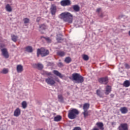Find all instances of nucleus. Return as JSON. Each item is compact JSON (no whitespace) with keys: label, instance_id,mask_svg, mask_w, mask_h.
Returning a JSON list of instances; mask_svg holds the SVG:
<instances>
[{"label":"nucleus","instance_id":"obj_45","mask_svg":"<svg viewBox=\"0 0 130 130\" xmlns=\"http://www.w3.org/2000/svg\"><path fill=\"white\" fill-rule=\"evenodd\" d=\"M116 122H112V123H111V124H112V125H115L116 124Z\"/></svg>","mask_w":130,"mask_h":130},{"label":"nucleus","instance_id":"obj_22","mask_svg":"<svg viewBox=\"0 0 130 130\" xmlns=\"http://www.w3.org/2000/svg\"><path fill=\"white\" fill-rule=\"evenodd\" d=\"M57 55H58V56H64L66 55V52L62 51H58L57 52Z\"/></svg>","mask_w":130,"mask_h":130},{"label":"nucleus","instance_id":"obj_27","mask_svg":"<svg viewBox=\"0 0 130 130\" xmlns=\"http://www.w3.org/2000/svg\"><path fill=\"white\" fill-rule=\"evenodd\" d=\"M18 38H19V37L17 36L13 35L11 36V39L14 42H17Z\"/></svg>","mask_w":130,"mask_h":130},{"label":"nucleus","instance_id":"obj_4","mask_svg":"<svg viewBox=\"0 0 130 130\" xmlns=\"http://www.w3.org/2000/svg\"><path fill=\"white\" fill-rule=\"evenodd\" d=\"M49 54V51L47 49L41 48V49H37V57H39L41 55L42 57L46 56Z\"/></svg>","mask_w":130,"mask_h":130},{"label":"nucleus","instance_id":"obj_36","mask_svg":"<svg viewBox=\"0 0 130 130\" xmlns=\"http://www.w3.org/2000/svg\"><path fill=\"white\" fill-rule=\"evenodd\" d=\"M24 24H27L29 23V19L28 18H25L23 19Z\"/></svg>","mask_w":130,"mask_h":130},{"label":"nucleus","instance_id":"obj_6","mask_svg":"<svg viewBox=\"0 0 130 130\" xmlns=\"http://www.w3.org/2000/svg\"><path fill=\"white\" fill-rule=\"evenodd\" d=\"M62 7H67L68 6H71L72 5V2L71 0H62L60 3Z\"/></svg>","mask_w":130,"mask_h":130},{"label":"nucleus","instance_id":"obj_8","mask_svg":"<svg viewBox=\"0 0 130 130\" xmlns=\"http://www.w3.org/2000/svg\"><path fill=\"white\" fill-rule=\"evenodd\" d=\"M99 82L100 84H104V85H107L108 84V77H105L100 78Z\"/></svg>","mask_w":130,"mask_h":130},{"label":"nucleus","instance_id":"obj_20","mask_svg":"<svg viewBox=\"0 0 130 130\" xmlns=\"http://www.w3.org/2000/svg\"><path fill=\"white\" fill-rule=\"evenodd\" d=\"M61 36H62V35H61V34L57 35L56 40H57V41H58V42L60 43V42H61V41H63V39H62V38H61Z\"/></svg>","mask_w":130,"mask_h":130},{"label":"nucleus","instance_id":"obj_37","mask_svg":"<svg viewBox=\"0 0 130 130\" xmlns=\"http://www.w3.org/2000/svg\"><path fill=\"white\" fill-rule=\"evenodd\" d=\"M45 75H46V76H52V74H51V72H45Z\"/></svg>","mask_w":130,"mask_h":130},{"label":"nucleus","instance_id":"obj_43","mask_svg":"<svg viewBox=\"0 0 130 130\" xmlns=\"http://www.w3.org/2000/svg\"><path fill=\"white\" fill-rule=\"evenodd\" d=\"M58 67H62V63L59 62L58 64Z\"/></svg>","mask_w":130,"mask_h":130},{"label":"nucleus","instance_id":"obj_48","mask_svg":"<svg viewBox=\"0 0 130 130\" xmlns=\"http://www.w3.org/2000/svg\"><path fill=\"white\" fill-rule=\"evenodd\" d=\"M111 1H114V0H111Z\"/></svg>","mask_w":130,"mask_h":130},{"label":"nucleus","instance_id":"obj_25","mask_svg":"<svg viewBox=\"0 0 130 130\" xmlns=\"http://www.w3.org/2000/svg\"><path fill=\"white\" fill-rule=\"evenodd\" d=\"M5 9L6 11H7V12H11L12 11V7H11V6H10V4H7L6 6Z\"/></svg>","mask_w":130,"mask_h":130},{"label":"nucleus","instance_id":"obj_12","mask_svg":"<svg viewBox=\"0 0 130 130\" xmlns=\"http://www.w3.org/2000/svg\"><path fill=\"white\" fill-rule=\"evenodd\" d=\"M32 67L35 69H38V70H42L43 69V65L40 63L34 64Z\"/></svg>","mask_w":130,"mask_h":130},{"label":"nucleus","instance_id":"obj_44","mask_svg":"<svg viewBox=\"0 0 130 130\" xmlns=\"http://www.w3.org/2000/svg\"><path fill=\"white\" fill-rule=\"evenodd\" d=\"M110 97H111V98H113V97H114V94H110Z\"/></svg>","mask_w":130,"mask_h":130},{"label":"nucleus","instance_id":"obj_40","mask_svg":"<svg viewBox=\"0 0 130 130\" xmlns=\"http://www.w3.org/2000/svg\"><path fill=\"white\" fill-rule=\"evenodd\" d=\"M81 127H78V126H76V127H75L73 130H81Z\"/></svg>","mask_w":130,"mask_h":130},{"label":"nucleus","instance_id":"obj_33","mask_svg":"<svg viewBox=\"0 0 130 130\" xmlns=\"http://www.w3.org/2000/svg\"><path fill=\"white\" fill-rule=\"evenodd\" d=\"M1 73V74H4L6 75L9 73V70L7 69L4 68Z\"/></svg>","mask_w":130,"mask_h":130},{"label":"nucleus","instance_id":"obj_29","mask_svg":"<svg viewBox=\"0 0 130 130\" xmlns=\"http://www.w3.org/2000/svg\"><path fill=\"white\" fill-rule=\"evenodd\" d=\"M58 99L59 102H61L62 103L63 102V97L61 94H59L58 95Z\"/></svg>","mask_w":130,"mask_h":130},{"label":"nucleus","instance_id":"obj_34","mask_svg":"<svg viewBox=\"0 0 130 130\" xmlns=\"http://www.w3.org/2000/svg\"><path fill=\"white\" fill-rule=\"evenodd\" d=\"M83 115H84V117H85V118H86V117H87V116H89V112L88 111H84V112L82 113Z\"/></svg>","mask_w":130,"mask_h":130},{"label":"nucleus","instance_id":"obj_31","mask_svg":"<svg viewBox=\"0 0 130 130\" xmlns=\"http://www.w3.org/2000/svg\"><path fill=\"white\" fill-rule=\"evenodd\" d=\"M21 105L23 109H25V108H27V102H26V101L22 102L21 103Z\"/></svg>","mask_w":130,"mask_h":130},{"label":"nucleus","instance_id":"obj_13","mask_svg":"<svg viewBox=\"0 0 130 130\" xmlns=\"http://www.w3.org/2000/svg\"><path fill=\"white\" fill-rule=\"evenodd\" d=\"M16 71H17V72L18 73H22L23 71H24V69L23 68V66L21 64L17 65L16 67Z\"/></svg>","mask_w":130,"mask_h":130},{"label":"nucleus","instance_id":"obj_35","mask_svg":"<svg viewBox=\"0 0 130 130\" xmlns=\"http://www.w3.org/2000/svg\"><path fill=\"white\" fill-rule=\"evenodd\" d=\"M82 57L84 60H89V56H88L87 55H83Z\"/></svg>","mask_w":130,"mask_h":130},{"label":"nucleus","instance_id":"obj_10","mask_svg":"<svg viewBox=\"0 0 130 130\" xmlns=\"http://www.w3.org/2000/svg\"><path fill=\"white\" fill-rule=\"evenodd\" d=\"M53 73L54 75H55V76H57V77H59L60 79H62L64 76L61 73H59L57 70H53Z\"/></svg>","mask_w":130,"mask_h":130},{"label":"nucleus","instance_id":"obj_42","mask_svg":"<svg viewBox=\"0 0 130 130\" xmlns=\"http://www.w3.org/2000/svg\"><path fill=\"white\" fill-rule=\"evenodd\" d=\"M40 20H41V18L37 17L36 21L37 22H40Z\"/></svg>","mask_w":130,"mask_h":130},{"label":"nucleus","instance_id":"obj_21","mask_svg":"<svg viewBox=\"0 0 130 130\" xmlns=\"http://www.w3.org/2000/svg\"><path fill=\"white\" fill-rule=\"evenodd\" d=\"M89 108H90V104L88 103H85L83 105V109L84 111H88Z\"/></svg>","mask_w":130,"mask_h":130},{"label":"nucleus","instance_id":"obj_14","mask_svg":"<svg viewBox=\"0 0 130 130\" xmlns=\"http://www.w3.org/2000/svg\"><path fill=\"white\" fill-rule=\"evenodd\" d=\"M111 92V86L109 85L106 86L105 94L106 95H109V93H110Z\"/></svg>","mask_w":130,"mask_h":130},{"label":"nucleus","instance_id":"obj_23","mask_svg":"<svg viewBox=\"0 0 130 130\" xmlns=\"http://www.w3.org/2000/svg\"><path fill=\"white\" fill-rule=\"evenodd\" d=\"M73 9L74 12H80V6H79V5H74L73 6Z\"/></svg>","mask_w":130,"mask_h":130},{"label":"nucleus","instance_id":"obj_39","mask_svg":"<svg viewBox=\"0 0 130 130\" xmlns=\"http://www.w3.org/2000/svg\"><path fill=\"white\" fill-rule=\"evenodd\" d=\"M124 66H125V67L126 69H127L128 70V69H130V66L128 64L125 63Z\"/></svg>","mask_w":130,"mask_h":130},{"label":"nucleus","instance_id":"obj_2","mask_svg":"<svg viewBox=\"0 0 130 130\" xmlns=\"http://www.w3.org/2000/svg\"><path fill=\"white\" fill-rule=\"evenodd\" d=\"M64 22H68V23H73V15L69 12H64L60 14Z\"/></svg>","mask_w":130,"mask_h":130},{"label":"nucleus","instance_id":"obj_3","mask_svg":"<svg viewBox=\"0 0 130 130\" xmlns=\"http://www.w3.org/2000/svg\"><path fill=\"white\" fill-rule=\"evenodd\" d=\"M79 113L80 112L77 109H72L68 112V117L70 119H76L77 116L79 115Z\"/></svg>","mask_w":130,"mask_h":130},{"label":"nucleus","instance_id":"obj_5","mask_svg":"<svg viewBox=\"0 0 130 130\" xmlns=\"http://www.w3.org/2000/svg\"><path fill=\"white\" fill-rule=\"evenodd\" d=\"M58 83H60V80L58 78L56 77L55 78V80L53 79V77H48L47 78L45 79V82L48 84V85H50V86H53V85H55L56 82Z\"/></svg>","mask_w":130,"mask_h":130},{"label":"nucleus","instance_id":"obj_30","mask_svg":"<svg viewBox=\"0 0 130 130\" xmlns=\"http://www.w3.org/2000/svg\"><path fill=\"white\" fill-rule=\"evenodd\" d=\"M64 61L66 63H70L72 61V58L70 57H67L65 58Z\"/></svg>","mask_w":130,"mask_h":130},{"label":"nucleus","instance_id":"obj_11","mask_svg":"<svg viewBox=\"0 0 130 130\" xmlns=\"http://www.w3.org/2000/svg\"><path fill=\"white\" fill-rule=\"evenodd\" d=\"M50 11L52 15H55V13H56V6L54 5H52L50 8Z\"/></svg>","mask_w":130,"mask_h":130},{"label":"nucleus","instance_id":"obj_9","mask_svg":"<svg viewBox=\"0 0 130 130\" xmlns=\"http://www.w3.org/2000/svg\"><path fill=\"white\" fill-rule=\"evenodd\" d=\"M2 52V55L5 57V58H9V53L8 52V50L4 48L1 50Z\"/></svg>","mask_w":130,"mask_h":130},{"label":"nucleus","instance_id":"obj_7","mask_svg":"<svg viewBox=\"0 0 130 130\" xmlns=\"http://www.w3.org/2000/svg\"><path fill=\"white\" fill-rule=\"evenodd\" d=\"M118 128L119 130H128V125L126 123H121Z\"/></svg>","mask_w":130,"mask_h":130},{"label":"nucleus","instance_id":"obj_24","mask_svg":"<svg viewBox=\"0 0 130 130\" xmlns=\"http://www.w3.org/2000/svg\"><path fill=\"white\" fill-rule=\"evenodd\" d=\"M123 87H125L126 88H127V87H129L130 86V82L128 80H125L123 84Z\"/></svg>","mask_w":130,"mask_h":130},{"label":"nucleus","instance_id":"obj_32","mask_svg":"<svg viewBox=\"0 0 130 130\" xmlns=\"http://www.w3.org/2000/svg\"><path fill=\"white\" fill-rule=\"evenodd\" d=\"M42 38L45 39V40H46L48 43H50L51 42V40L49 38H46L43 36L41 37V39H42Z\"/></svg>","mask_w":130,"mask_h":130},{"label":"nucleus","instance_id":"obj_17","mask_svg":"<svg viewBox=\"0 0 130 130\" xmlns=\"http://www.w3.org/2000/svg\"><path fill=\"white\" fill-rule=\"evenodd\" d=\"M96 125L100 128L101 130H104V125L103 124V123L102 122H97L96 123Z\"/></svg>","mask_w":130,"mask_h":130},{"label":"nucleus","instance_id":"obj_26","mask_svg":"<svg viewBox=\"0 0 130 130\" xmlns=\"http://www.w3.org/2000/svg\"><path fill=\"white\" fill-rule=\"evenodd\" d=\"M61 120V117L60 115H58L54 118V121H60Z\"/></svg>","mask_w":130,"mask_h":130},{"label":"nucleus","instance_id":"obj_16","mask_svg":"<svg viewBox=\"0 0 130 130\" xmlns=\"http://www.w3.org/2000/svg\"><path fill=\"white\" fill-rule=\"evenodd\" d=\"M25 51L26 52H28L29 53H31V52H33V48L31 46H27L25 48Z\"/></svg>","mask_w":130,"mask_h":130},{"label":"nucleus","instance_id":"obj_18","mask_svg":"<svg viewBox=\"0 0 130 130\" xmlns=\"http://www.w3.org/2000/svg\"><path fill=\"white\" fill-rule=\"evenodd\" d=\"M40 31L42 33V34H43V32L41 31L42 30H45L47 29V27L46 26V25L43 24L40 25Z\"/></svg>","mask_w":130,"mask_h":130},{"label":"nucleus","instance_id":"obj_19","mask_svg":"<svg viewBox=\"0 0 130 130\" xmlns=\"http://www.w3.org/2000/svg\"><path fill=\"white\" fill-rule=\"evenodd\" d=\"M120 111H121V113L124 114L125 113H127V111H128V110L126 107H124L120 108Z\"/></svg>","mask_w":130,"mask_h":130},{"label":"nucleus","instance_id":"obj_47","mask_svg":"<svg viewBox=\"0 0 130 130\" xmlns=\"http://www.w3.org/2000/svg\"><path fill=\"white\" fill-rule=\"evenodd\" d=\"M100 17H103V14H101L100 15Z\"/></svg>","mask_w":130,"mask_h":130},{"label":"nucleus","instance_id":"obj_1","mask_svg":"<svg viewBox=\"0 0 130 130\" xmlns=\"http://www.w3.org/2000/svg\"><path fill=\"white\" fill-rule=\"evenodd\" d=\"M69 79L76 83V84H82L84 83V77L79 73H74L72 77H69Z\"/></svg>","mask_w":130,"mask_h":130},{"label":"nucleus","instance_id":"obj_46","mask_svg":"<svg viewBox=\"0 0 130 130\" xmlns=\"http://www.w3.org/2000/svg\"><path fill=\"white\" fill-rule=\"evenodd\" d=\"M92 130H99V128H96V127H94L92 129Z\"/></svg>","mask_w":130,"mask_h":130},{"label":"nucleus","instance_id":"obj_38","mask_svg":"<svg viewBox=\"0 0 130 130\" xmlns=\"http://www.w3.org/2000/svg\"><path fill=\"white\" fill-rule=\"evenodd\" d=\"M101 12H102L101 8H98L96 9V12L98 13V14H99L100 13H101Z\"/></svg>","mask_w":130,"mask_h":130},{"label":"nucleus","instance_id":"obj_41","mask_svg":"<svg viewBox=\"0 0 130 130\" xmlns=\"http://www.w3.org/2000/svg\"><path fill=\"white\" fill-rule=\"evenodd\" d=\"M6 45L4 44H1L0 45V47H1V48H4V47H5Z\"/></svg>","mask_w":130,"mask_h":130},{"label":"nucleus","instance_id":"obj_15","mask_svg":"<svg viewBox=\"0 0 130 130\" xmlns=\"http://www.w3.org/2000/svg\"><path fill=\"white\" fill-rule=\"evenodd\" d=\"M21 114V109L20 108H17L14 112V116H16V117H18V116H19V115Z\"/></svg>","mask_w":130,"mask_h":130},{"label":"nucleus","instance_id":"obj_28","mask_svg":"<svg viewBox=\"0 0 130 130\" xmlns=\"http://www.w3.org/2000/svg\"><path fill=\"white\" fill-rule=\"evenodd\" d=\"M96 94L101 98H102V97H103V94H102V92H101V91L99 89H98L96 90Z\"/></svg>","mask_w":130,"mask_h":130}]
</instances>
